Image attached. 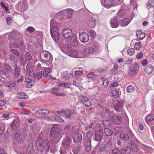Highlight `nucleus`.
<instances>
[{
	"label": "nucleus",
	"instance_id": "1",
	"mask_svg": "<svg viewBox=\"0 0 154 154\" xmlns=\"http://www.w3.org/2000/svg\"><path fill=\"white\" fill-rule=\"evenodd\" d=\"M35 145L38 151L43 152L44 154H46L49 150L50 146L47 139L43 141L41 137H38L36 140Z\"/></svg>",
	"mask_w": 154,
	"mask_h": 154
},
{
	"label": "nucleus",
	"instance_id": "2",
	"mask_svg": "<svg viewBox=\"0 0 154 154\" xmlns=\"http://www.w3.org/2000/svg\"><path fill=\"white\" fill-rule=\"evenodd\" d=\"M21 33L16 31H12L8 36L9 39L15 46L20 47L23 45V42L20 40Z\"/></svg>",
	"mask_w": 154,
	"mask_h": 154
},
{
	"label": "nucleus",
	"instance_id": "3",
	"mask_svg": "<svg viewBox=\"0 0 154 154\" xmlns=\"http://www.w3.org/2000/svg\"><path fill=\"white\" fill-rule=\"evenodd\" d=\"M62 131L58 128L56 125H54L50 131V136L52 141L57 143L62 137Z\"/></svg>",
	"mask_w": 154,
	"mask_h": 154
},
{
	"label": "nucleus",
	"instance_id": "4",
	"mask_svg": "<svg viewBox=\"0 0 154 154\" xmlns=\"http://www.w3.org/2000/svg\"><path fill=\"white\" fill-rule=\"evenodd\" d=\"M57 24L55 21L51 19L50 21V31L51 35L54 41H56L59 38V30Z\"/></svg>",
	"mask_w": 154,
	"mask_h": 154
},
{
	"label": "nucleus",
	"instance_id": "5",
	"mask_svg": "<svg viewBox=\"0 0 154 154\" xmlns=\"http://www.w3.org/2000/svg\"><path fill=\"white\" fill-rule=\"evenodd\" d=\"M51 56L52 55L49 52L46 51L41 52L40 54V57L42 60L47 62L52 59Z\"/></svg>",
	"mask_w": 154,
	"mask_h": 154
},
{
	"label": "nucleus",
	"instance_id": "6",
	"mask_svg": "<svg viewBox=\"0 0 154 154\" xmlns=\"http://www.w3.org/2000/svg\"><path fill=\"white\" fill-rule=\"evenodd\" d=\"M114 0H105L104 2V6L107 8H109L118 5L119 2L116 3Z\"/></svg>",
	"mask_w": 154,
	"mask_h": 154
},
{
	"label": "nucleus",
	"instance_id": "7",
	"mask_svg": "<svg viewBox=\"0 0 154 154\" xmlns=\"http://www.w3.org/2000/svg\"><path fill=\"white\" fill-rule=\"evenodd\" d=\"M79 39L80 41L83 43L88 42L89 39V36L86 33L81 32L79 33Z\"/></svg>",
	"mask_w": 154,
	"mask_h": 154
},
{
	"label": "nucleus",
	"instance_id": "8",
	"mask_svg": "<svg viewBox=\"0 0 154 154\" xmlns=\"http://www.w3.org/2000/svg\"><path fill=\"white\" fill-rule=\"evenodd\" d=\"M68 55L71 57L77 58H82L83 57L80 56L78 53V52L72 48L68 54Z\"/></svg>",
	"mask_w": 154,
	"mask_h": 154
},
{
	"label": "nucleus",
	"instance_id": "9",
	"mask_svg": "<svg viewBox=\"0 0 154 154\" xmlns=\"http://www.w3.org/2000/svg\"><path fill=\"white\" fill-rule=\"evenodd\" d=\"M62 34L65 38H70L73 35L72 31L69 29H65L63 30Z\"/></svg>",
	"mask_w": 154,
	"mask_h": 154
},
{
	"label": "nucleus",
	"instance_id": "10",
	"mask_svg": "<svg viewBox=\"0 0 154 154\" xmlns=\"http://www.w3.org/2000/svg\"><path fill=\"white\" fill-rule=\"evenodd\" d=\"M97 21L96 19L93 17L90 18L87 22L88 25L92 28L94 27L96 25Z\"/></svg>",
	"mask_w": 154,
	"mask_h": 154
},
{
	"label": "nucleus",
	"instance_id": "11",
	"mask_svg": "<svg viewBox=\"0 0 154 154\" xmlns=\"http://www.w3.org/2000/svg\"><path fill=\"white\" fill-rule=\"evenodd\" d=\"M4 66L6 70L8 76L11 78L13 74V69L8 64H5Z\"/></svg>",
	"mask_w": 154,
	"mask_h": 154
},
{
	"label": "nucleus",
	"instance_id": "12",
	"mask_svg": "<svg viewBox=\"0 0 154 154\" xmlns=\"http://www.w3.org/2000/svg\"><path fill=\"white\" fill-rule=\"evenodd\" d=\"M124 105V101L120 100L117 102V104L115 106V109L116 112H120L121 110H122V109Z\"/></svg>",
	"mask_w": 154,
	"mask_h": 154
},
{
	"label": "nucleus",
	"instance_id": "13",
	"mask_svg": "<svg viewBox=\"0 0 154 154\" xmlns=\"http://www.w3.org/2000/svg\"><path fill=\"white\" fill-rule=\"evenodd\" d=\"M111 26L114 28H116L118 26V18L116 17L111 18L110 20Z\"/></svg>",
	"mask_w": 154,
	"mask_h": 154
},
{
	"label": "nucleus",
	"instance_id": "14",
	"mask_svg": "<svg viewBox=\"0 0 154 154\" xmlns=\"http://www.w3.org/2000/svg\"><path fill=\"white\" fill-rule=\"evenodd\" d=\"M81 101L84 105L85 106L88 107L91 105V102L89 100L88 98L86 96L82 97Z\"/></svg>",
	"mask_w": 154,
	"mask_h": 154
},
{
	"label": "nucleus",
	"instance_id": "15",
	"mask_svg": "<svg viewBox=\"0 0 154 154\" xmlns=\"http://www.w3.org/2000/svg\"><path fill=\"white\" fill-rule=\"evenodd\" d=\"M61 49L62 51L68 55L69 51L72 49V47L68 45H65L62 46Z\"/></svg>",
	"mask_w": 154,
	"mask_h": 154
},
{
	"label": "nucleus",
	"instance_id": "16",
	"mask_svg": "<svg viewBox=\"0 0 154 154\" xmlns=\"http://www.w3.org/2000/svg\"><path fill=\"white\" fill-rule=\"evenodd\" d=\"M103 132L102 131L100 130L97 131L95 134V137L94 138V140L97 141L100 140L103 137Z\"/></svg>",
	"mask_w": 154,
	"mask_h": 154
},
{
	"label": "nucleus",
	"instance_id": "17",
	"mask_svg": "<svg viewBox=\"0 0 154 154\" xmlns=\"http://www.w3.org/2000/svg\"><path fill=\"white\" fill-rule=\"evenodd\" d=\"M74 111L73 109L71 110H65V115L63 116V118H66L67 119H71V115L74 114Z\"/></svg>",
	"mask_w": 154,
	"mask_h": 154
},
{
	"label": "nucleus",
	"instance_id": "18",
	"mask_svg": "<svg viewBox=\"0 0 154 154\" xmlns=\"http://www.w3.org/2000/svg\"><path fill=\"white\" fill-rule=\"evenodd\" d=\"M128 11L125 9H120L118 12V17L119 18L124 17L127 15Z\"/></svg>",
	"mask_w": 154,
	"mask_h": 154
},
{
	"label": "nucleus",
	"instance_id": "19",
	"mask_svg": "<svg viewBox=\"0 0 154 154\" xmlns=\"http://www.w3.org/2000/svg\"><path fill=\"white\" fill-rule=\"evenodd\" d=\"M27 71L29 73L31 76L35 77V75L30 64H28L26 66Z\"/></svg>",
	"mask_w": 154,
	"mask_h": 154
},
{
	"label": "nucleus",
	"instance_id": "20",
	"mask_svg": "<svg viewBox=\"0 0 154 154\" xmlns=\"http://www.w3.org/2000/svg\"><path fill=\"white\" fill-rule=\"evenodd\" d=\"M136 35L138 40H143L145 37V34L142 32L141 31H137L136 32Z\"/></svg>",
	"mask_w": 154,
	"mask_h": 154
},
{
	"label": "nucleus",
	"instance_id": "21",
	"mask_svg": "<svg viewBox=\"0 0 154 154\" xmlns=\"http://www.w3.org/2000/svg\"><path fill=\"white\" fill-rule=\"evenodd\" d=\"M119 88L113 89L112 91V94L115 98L117 97L121 94V92Z\"/></svg>",
	"mask_w": 154,
	"mask_h": 154
},
{
	"label": "nucleus",
	"instance_id": "22",
	"mask_svg": "<svg viewBox=\"0 0 154 154\" xmlns=\"http://www.w3.org/2000/svg\"><path fill=\"white\" fill-rule=\"evenodd\" d=\"M82 135L81 134L77 133L76 134L73 135V140L76 143L81 141L82 140Z\"/></svg>",
	"mask_w": 154,
	"mask_h": 154
},
{
	"label": "nucleus",
	"instance_id": "23",
	"mask_svg": "<svg viewBox=\"0 0 154 154\" xmlns=\"http://www.w3.org/2000/svg\"><path fill=\"white\" fill-rule=\"evenodd\" d=\"M15 72L13 73V76L16 77H18L19 76L20 74L21 69L20 67L16 65L14 67Z\"/></svg>",
	"mask_w": 154,
	"mask_h": 154
},
{
	"label": "nucleus",
	"instance_id": "24",
	"mask_svg": "<svg viewBox=\"0 0 154 154\" xmlns=\"http://www.w3.org/2000/svg\"><path fill=\"white\" fill-rule=\"evenodd\" d=\"M112 143L111 141H108L104 147V149L107 151H108L112 149Z\"/></svg>",
	"mask_w": 154,
	"mask_h": 154
},
{
	"label": "nucleus",
	"instance_id": "25",
	"mask_svg": "<svg viewBox=\"0 0 154 154\" xmlns=\"http://www.w3.org/2000/svg\"><path fill=\"white\" fill-rule=\"evenodd\" d=\"M71 44L73 47L77 46L78 42L77 40V37L76 35H74L71 38L70 41Z\"/></svg>",
	"mask_w": 154,
	"mask_h": 154
},
{
	"label": "nucleus",
	"instance_id": "26",
	"mask_svg": "<svg viewBox=\"0 0 154 154\" xmlns=\"http://www.w3.org/2000/svg\"><path fill=\"white\" fill-rule=\"evenodd\" d=\"M14 137L16 141L18 142H21L23 140L20 133L19 131L16 133Z\"/></svg>",
	"mask_w": 154,
	"mask_h": 154
},
{
	"label": "nucleus",
	"instance_id": "27",
	"mask_svg": "<svg viewBox=\"0 0 154 154\" xmlns=\"http://www.w3.org/2000/svg\"><path fill=\"white\" fill-rule=\"evenodd\" d=\"M131 21V19L128 18H124L120 23L121 25L123 26H126L129 24Z\"/></svg>",
	"mask_w": 154,
	"mask_h": 154
},
{
	"label": "nucleus",
	"instance_id": "28",
	"mask_svg": "<svg viewBox=\"0 0 154 154\" xmlns=\"http://www.w3.org/2000/svg\"><path fill=\"white\" fill-rule=\"evenodd\" d=\"M49 111L46 109H40L37 110L35 112V114L37 115H48L49 113Z\"/></svg>",
	"mask_w": 154,
	"mask_h": 154
},
{
	"label": "nucleus",
	"instance_id": "29",
	"mask_svg": "<svg viewBox=\"0 0 154 154\" xmlns=\"http://www.w3.org/2000/svg\"><path fill=\"white\" fill-rule=\"evenodd\" d=\"M96 48L94 45L89 47L85 49V51L87 53H91L95 50Z\"/></svg>",
	"mask_w": 154,
	"mask_h": 154
},
{
	"label": "nucleus",
	"instance_id": "30",
	"mask_svg": "<svg viewBox=\"0 0 154 154\" xmlns=\"http://www.w3.org/2000/svg\"><path fill=\"white\" fill-rule=\"evenodd\" d=\"M70 142V139L69 137L65 138L62 143V146L68 148Z\"/></svg>",
	"mask_w": 154,
	"mask_h": 154
},
{
	"label": "nucleus",
	"instance_id": "31",
	"mask_svg": "<svg viewBox=\"0 0 154 154\" xmlns=\"http://www.w3.org/2000/svg\"><path fill=\"white\" fill-rule=\"evenodd\" d=\"M65 110L64 109H61L58 111H57L55 109L53 112L54 115L56 116H61L62 114H65Z\"/></svg>",
	"mask_w": 154,
	"mask_h": 154
},
{
	"label": "nucleus",
	"instance_id": "32",
	"mask_svg": "<svg viewBox=\"0 0 154 154\" xmlns=\"http://www.w3.org/2000/svg\"><path fill=\"white\" fill-rule=\"evenodd\" d=\"M85 149L88 151H90L91 149V140H86L85 143Z\"/></svg>",
	"mask_w": 154,
	"mask_h": 154
},
{
	"label": "nucleus",
	"instance_id": "33",
	"mask_svg": "<svg viewBox=\"0 0 154 154\" xmlns=\"http://www.w3.org/2000/svg\"><path fill=\"white\" fill-rule=\"evenodd\" d=\"M34 153V150L32 149V144L30 143L29 145L26 150L27 154H32Z\"/></svg>",
	"mask_w": 154,
	"mask_h": 154
},
{
	"label": "nucleus",
	"instance_id": "34",
	"mask_svg": "<svg viewBox=\"0 0 154 154\" xmlns=\"http://www.w3.org/2000/svg\"><path fill=\"white\" fill-rule=\"evenodd\" d=\"M15 85V82L13 81L7 82L5 84V86L8 88H12L14 87Z\"/></svg>",
	"mask_w": 154,
	"mask_h": 154
},
{
	"label": "nucleus",
	"instance_id": "35",
	"mask_svg": "<svg viewBox=\"0 0 154 154\" xmlns=\"http://www.w3.org/2000/svg\"><path fill=\"white\" fill-rule=\"evenodd\" d=\"M118 66L116 65H115L113 66V68L110 71L111 74L116 75L118 73Z\"/></svg>",
	"mask_w": 154,
	"mask_h": 154
},
{
	"label": "nucleus",
	"instance_id": "36",
	"mask_svg": "<svg viewBox=\"0 0 154 154\" xmlns=\"http://www.w3.org/2000/svg\"><path fill=\"white\" fill-rule=\"evenodd\" d=\"M153 70V67L150 65L147 66L145 69V71L148 74H150L152 73Z\"/></svg>",
	"mask_w": 154,
	"mask_h": 154
},
{
	"label": "nucleus",
	"instance_id": "37",
	"mask_svg": "<svg viewBox=\"0 0 154 154\" xmlns=\"http://www.w3.org/2000/svg\"><path fill=\"white\" fill-rule=\"evenodd\" d=\"M17 97L19 98L22 99H26L28 98V96L23 92H20L17 95Z\"/></svg>",
	"mask_w": 154,
	"mask_h": 154
},
{
	"label": "nucleus",
	"instance_id": "38",
	"mask_svg": "<svg viewBox=\"0 0 154 154\" xmlns=\"http://www.w3.org/2000/svg\"><path fill=\"white\" fill-rule=\"evenodd\" d=\"M104 132L105 135L106 136H111L113 133L112 130L108 128H105L104 129Z\"/></svg>",
	"mask_w": 154,
	"mask_h": 154
},
{
	"label": "nucleus",
	"instance_id": "39",
	"mask_svg": "<svg viewBox=\"0 0 154 154\" xmlns=\"http://www.w3.org/2000/svg\"><path fill=\"white\" fill-rule=\"evenodd\" d=\"M87 77L88 78H90L93 80H94L97 78V75L94 74V72H92L87 75Z\"/></svg>",
	"mask_w": 154,
	"mask_h": 154
},
{
	"label": "nucleus",
	"instance_id": "40",
	"mask_svg": "<svg viewBox=\"0 0 154 154\" xmlns=\"http://www.w3.org/2000/svg\"><path fill=\"white\" fill-rule=\"evenodd\" d=\"M130 147L128 146L122 149L121 150L123 154H128L130 152Z\"/></svg>",
	"mask_w": 154,
	"mask_h": 154
},
{
	"label": "nucleus",
	"instance_id": "41",
	"mask_svg": "<svg viewBox=\"0 0 154 154\" xmlns=\"http://www.w3.org/2000/svg\"><path fill=\"white\" fill-rule=\"evenodd\" d=\"M25 81L26 82L29 83L28 84L29 86H32L34 84L33 82L32 81V79L30 78L26 77L25 79Z\"/></svg>",
	"mask_w": 154,
	"mask_h": 154
},
{
	"label": "nucleus",
	"instance_id": "42",
	"mask_svg": "<svg viewBox=\"0 0 154 154\" xmlns=\"http://www.w3.org/2000/svg\"><path fill=\"white\" fill-rule=\"evenodd\" d=\"M127 52L128 54L131 56L134 54L135 53V50L133 48H129L127 49Z\"/></svg>",
	"mask_w": 154,
	"mask_h": 154
},
{
	"label": "nucleus",
	"instance_id": "43",
	"mask_svg": "<svg viewBox=\"0 0 154 154\" xmlns=\"http://www.w3.org/2000/svg\"><path fill=\"white\" fill-rule=\"evenodd\" d=\"M147 6L149 9L150 8L154 6V0H149L147 4Z\"/></svg>",
	"mask_w": 154,
	"mask_h": 154
},
{
	"label": "nucleus",
	"instance_id": "44",
	"mask_svg": "<svg viewBox=\"0 0 154 154\" xmlns=\"http://www.w3.org/2000/svg\"><path fill=\"white\" fill-rule=\"evenodd\" d=\"M92 135L93 132L91 131L90 130L88 131L86 134V136L88 138V139L87 140H91V139Z\"/></svg>",
	"mask_w": 154,
	"mask_h": 154
},
{
	"label": "nucleus",
	"instance_id": "45",
	"mask_svg": "<svg viewBox=\"0 0 154 154\" xmlns=\"http://www.w3.org/2000/svg\"><path fill=\"white\" fill-rule=\"evenodd\" d=\"M120 137L121 139L125 140H128L129 139L128 136L125 134H121L120 135Z\"/></svg>",
	"mask_w": 154,
	"mask_h": 154
},
{
	"label": "nucleus",
	"instance_id": "46",
	"mask_svg": "<svg viewBox=\"0 0 154 154\" xmlns=\"http://www.w3.org/2000/svg\"><path fill=\"white\" fill-rule=\"evenodd\" d=\"M61 147L60 150V153L62 154H65L68 151V148H65V147Z\"/></svg>",
	"mask_w": 154,
	"mask_h": 154
},
{
	"label": "nucleus",
	"instance_id": "47",
	"mask_svg": "<svg viewBox=\"0 0 154 154\" xmlns=\"http://www.w3.org/2000/svg\"><path fill=\"white\" fill-rule=\"evenodd\" d=\"M128 74L129 75L131 76H133L135 75V68L134 67H133L129 69Z\"/></svg>",
	"mask_w": 154,
	"mask_h": 154
},
{
	"label": "nucleus",
	"instance_id": "48",
	"mask_svg": "<svg viewBox=\"0 0 154 154\" xmlns=\"http://www.w3.org/2000/svg\"><path fill=\"white\" fill-rule=\"evenodd\" d=\"M10 57V60L11 63L12 62L14 63H17V60L14 56L13 55H11Z\"/></svg>",
	"mask_w": 154,
	"mask_h": 154
},
{
	"label": "nucleus",
	"instance_id": "49",
	"mask_svg": "<svg viewBox=\"0 0 154 154\" xmlns=\"http://www.w3.org/2000/svg\"><path fill=\"white\" fill-rule=\"evenodd\" d=\"M146 119L148 121H152L154 120V115L150 114L146 116Z\"/></svg>",
	"mask_w": 154,
	"mask_h": 154
},
{
	"label": "nucleus",
	"instance_id": "50",
	"mask_svg": "<svg viewBox=\"0 0 154 154\" xmlns=\"http://www.w3.org/2000/svg\"><path fill=\"white\" fill-rule=\"evenodd\" d=\"M50 72L49 69L48 68H46L43 71V76L45 77H47L48 76V74Z\"/></svg>",
	"mask_w": 154,
	"mask_h": 154
},
{
	"label": "nucleus",
	"instance_id": "51",
	"mask_svg": "<svg viewBox=\"0 0 154 154\" xmlns=\"http://www.w3.org/2000/svg\"><path fill=\"white\" fill-rule=\"evenodd\" d=\"M18 126V124L15 120L13 121L11 124V128L13 129H15V128L17 127Z\"/></svg>",
	"mask_w": 154,
	"mask_h": 154
},
{
	"label": "nucleus",
	"instance_id": "52",
	"mask_svg": "<svg viewBox=\"0 0 154 154\" xmlns=\"http://www.w3.org/2000/svg\"><path fill=\"white\" fill-rule=\"evenodd\" d=\"M80 148L78 146H75L73 147L72 151L74 154H77L79 151Z\"/></svg>",
	"mask_w": 154,
	"mask_h": 154
},
{
	"label": "nucleus",
	"instance_id": "53",
	"mask_svg": "<svg viewBox=\"0 0 154 154\" xmlns=\"http://www.w3.org/2000/svg\"><path fill=\"white\" fill-rule=\"evenodd\" d=\"M25 59L26 62L28 61L31 58V56L29 54V53L26 52L25 55Z\"/></svg>",
	"mask_w": 154,
	"mask_h": 154
},
{
	"label": "nucleus",
	"instance_id": "54",
	"mask_svg": "<svg viewBox=\"0 0 154 154\" xmlns=\"http://www.w3.org/2000/svg\"><path fill=\"white\" fill-rule=\"evenodd\" d=\"M35 28L32 26H29L25 30V32L27 31L29 32L30 33L34 32L35 30Z\"/></svg>",
	"mask_w": 154,
	"mask_h": 154
},
{
	"label": "nucleus",
	"instance_id": "55",
	"mask_svg": "<svg viewBox=\"0 0 154 154\" xmlns=\"http://www.w3.org/2000/svg\"><path fill=\"white\" fill-rule=\"evenodd\" d=\"M121 120V118L120 117H116L114 120V122L115 124L116 125L119 124Z\"/></svg>",
	"mask_w": 154,
	"mask_h": 154
},
{
	"label": "nucleus",
	"instance_id": "56",
	"mask_svg": "<svg viewBox=\"0 0 154 154\" xmlns=\"http://www.w3.org/2000/svg\"><path fill=\"white\" fill-rule=\"evenodd\" d=\"M67 15L68 17H70L73 13L74 10L72 9H68L66 10Z\"/></svg>",
	"mask_w": 154,
	"mask_h": 154
},
{
	"label": "nucleus",
	"instance_id": "57",
	"mask_svg": "<svg viewBox=\"0 0 154 154\" xmlns=\"http://www.w3.org/2000/svg\"><path fill=\"white\" fill-rule=\"evenodd\" d=\"M79 129L77 127H73L72 129V131L74 134H76L78 133L79 132Z\"/></svg>",
	"mask_w": 154,
	"mask_h": 154
},
{
	"label": "nucleus",
	"instance_id": "58",
	"mask_svg": "<svg viewBox=\"0 0 154 154\" xmlns=\"http://www.w3.org/2000/svg\"><path fill=\"white\" fill-rule=\"evenodd\" d=\"M42 72H39L36 73L35 77H33L39 79H40L42 77Z\"/></svg>",
	"mask_w": 154,
	"mask_h": 154
},
{
	"label": "nucleus",
	"instance_id": "59",
	"mask_svg": "<svg viewBox=\"0 0 154 154\" xmlns=\"http://www.w3.org/2000/svg\"><path fill=\"white\" fill-rule=\"evenodd\" d=\"M105 113L106 114H107L108 115V116L109 117H112L113 116V114L112 112L110 111L108 109H107L105 111Z\"/></svg>",
	"mask_w": 154,
	"mask_h": 154
},
{
	"label": "nucleus",
	"instance_id": "60",
	"mask_svg": "<svg viewBox=\"0 0 154 154\" xmlns=\"http://www.w3.org/2000/svg\"><path fill=\"white\" fill-rule=\"evenodd\" d=\"M113 154H122V153L118 149H113L112 152Z\"/></svg>",
	"mask_w": 154,
	"mask_h": 154
},
{
	"label": "nucleus",
	"instance_id": "61",
	"mask_svg": "<svg viewBox=\"0 0 154 154\" xmlns=\"http://www.w3.org/2000/svg\"><path fill=\"white\" fill-rule=\"evenodd\" d=\"M127 90L128 92H132L134 91V88L131 86H129L127 88Z\"/></svg>",
	"mask_w": 154,
	"mask_h": 154
},
{
	"label": "nucleus",
	"instance_id": "62",
	"mask_svg": "<svg viewBox=\"0 0 154 154\" xmlns=\"http://www.w3.org/2000/svg\"><path fill=\"white\" fill-rule=\"evenodd\" d=\"M109 81L106 79H105L103 80V84L105 87H106L108 85Z\"/></svg>",
	"mask_w": 154,
	"mask_h": 154
},
{
	"label": "nucleus",
	"instance_id": "63",
	"mask_svg": "<svg viewBox=\"0 0 154 154\" xmlns=\"http://www.w3.org/2000/svg\"><path fill=\"white\" fill-rule=\"evenodd\" d=\"M0 74L4 75H5L6 74V71L4 68L2 67L0 68Z\"/></svg>",
	"mask_w": 154,
	"mask_h": 154
},
{
	"label": "nucleus",
	"instance_id": "64",
	"mask_svg": "<svg viewBox=\"0 0 154 154\" xmlns=\"http://www.w3.org/2000/svg\"><path fill=\"white\" fill-rule=\"evenodd\" d=\"M10 113H9L8 112H5L3 114V116L4 118H8L10 117Z\"/></svg>",
	"mask_w": 154,
	"mask_h": 154
}]
</instances>
